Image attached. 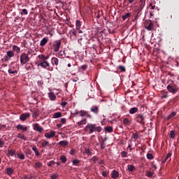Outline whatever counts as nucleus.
Returning <instances> with one entry per match:
<instances>
[{"mask_svg":"<svg viewBox=\"0 0 179 179\" xmlns=\"http://www.w3.org/2000/svg\"><path fill=\"white\" fill-rule=\"evenodd\" d=\"M72 34H73V36H76V31L73 30Z\"/></svg>","mask_w":179,"mask_h":179,"instance_id":"58","label":"nucleus"},{"mask_svg":"<svg viewBox=\"0 0 179 179\" xmlns=\"http://www.w3.org/2000/svg\"><path fill=\"white\" fill-rule=\"evenodd\" d=\"M62 113L61 112L55 113L53 114V118H61Z\"/></svg>","mask_w":179,"mask_h":179,"instance_id":"15","label":"nucleus"},{"mask_svg":"<svg viewBox=\"0 0 179 179\" xmlns=\"http://www.w3.org/2000/svg\"><path fill=\"white\" fill-rule=\"evenodd\" d=\"M86 132H90V134H93L96 131V124H89L85 128Z\"/></svg>","mask_w":179,"mask_h":179,"instance_id":"2","label":"nucleus"},{"mask_svg":"<svg viewBox=\"0 0 179 179\" xmlns=\"http://www.w3.org/2000/svg\"><path fill=\"white\" fill-rule=\"evenodd\" d=\"M61 122H62V124H65V122H66V120L65 118H62V119H61Z\"/></svg>","mask_w":179,"mask_h":179,"instance_id":"53","label":"nucleus"},{"mask_svg":"<svg viewBox=\"0 0 179 179\" xmlns=\"http://www.w3.org/2000/svg\"><path fill=\"white\" fill-rule=\"evenodd\" d=\"M6 128V125L5 124H0V131H3Z\"/></svg>","mask_w":179,"mask_h":179,"instance_id":"43","label":"nucleus"},{"mask_svg":"<svg viewBox=\"0 0 179 179\" xmlns=\"http://www.w3.org/2000/svg\"><path fill=\"white\" fill-rule=\"evenodd\" d=\"M119 69H120V71H122V72H125V67L123 66H120Z\"/></svg>","mask_w":179,"mask_h":179,"instance_id":"48","label":"nucleus"},{"mask_svg":"<svg viewBox=\"0 0 179 179\" xmlns=\"http://www.w3.org/2000/svg\"><path fill=\"white\" fill-rule=\"evenodd\" d=\"M55 162H54V161H51V162H50L48 164V166H52V164H54Z\"/></svg>","mask_w":179,"mask_h":179,"instance_id":"52","label":"nucleus"},{"mask_svg":"<svg viewBox=\"0 0 179 179\" xmlns=\"http://www.w3.org/2000/svg\"><path fill=\"white\" fill-rule=\"evenodd\" d=\"M48 96H49L50 99L52 101H54V100H55V99H57V96H55L54 94V92H49Z\"/></svg>","mask_w":179,"mask_h":179,"instance_id":"14","label":"nucleus"},{"mask_svg":"<svg viewBox=\"0 0 179 179\" xmlns=\"http://www.w3.org/2000/svg\"><path fill=\"white\" fill-rule=\"evenodd\" d=\"M23 13L24 14V15H27V10H26V9H22V13H21V15H23Z\"/></svg>","mask_w":179,"mask_h":179,"instance_id":"50","label":"nucleus"},{"mask_svg":"<svg viewBox=\"0 0 179 179\" xmlns=\"http://www.w3.org/2000/svg\"><path fill=\"white\" fill-rule=\"evenodd\" d=\"M59 145H60V146H62V148H65V146H68V141H62L59 143Z\"/></svg>","mask_w":179,"mask_h":179,"instance_id":"18","label":"nucleus"},{"mask_svg":"<svg viewBox=\"0 0 179 179\" xmlns=\"http://www.w3.org/2000/svg\"><path fill=\"white\" fill-rule=\"evenodd\" d=\"M79 115L80 117H85V115H87V112L85 110H80Z\"/></svg>","mask_w":179,"mask_h":179,"instance_id":"29","label":"nucleus"},{"mask_svg":"<svg viewBox=\"0 0 179 179\" xmlns=\"http://www.w3.org/2000/svg\"><path fill=\"white\" fill-rule=\"evenodd\" d=\"M52 179H57L58 178V174H54L51 176Z\"/></svg>","mask_w":179,"mask_h":179,"instance_id":"49","label":"nucleus"},{"mask_svg":"<svg viewBox=\"0 0 179 179\" xmlns=\"http://www.w3.org/2000/svg\"><path fill=\"white\" fill-rule=\"evenodd\" d=\"M32 150L35 152L36 156H40V152H38V150H37L36 147H33Z\"/></svg>","mask_w":179,"mask_h":179,"instance_id":"25","label":"nucleus"},{"mask_svg":"<svg viewBox=\"0 0 179 179\" xmlns=\"http://www.w3.org/2000/svg\"><path fill=\"white\" fill-rule=\"evenodd\" d=\"M3 145H5V143L0 140V148H3Z\"/></svg>","mask_w":179,"mask_h":179,"instance_id":"51","label":"nucleus"},{"mask_svg":"<svg viewBox=\"0 0 179 179\" xmlns=\"http://www.w3.org/2000/svg\"><path fill=\"white\" fill-rule=\"evenodd\" d=\"M34 129H35V131H38V132H41V131H43V127H40L38 124H35Z\"/></svg>","mask_w":179,"mask_h":179,"instance_id":"12","label":"nucleus"},{"mask_svg":"<svg viewBox=\"0 0 179 179\" xmlns=\"http://www.w3.org/2000/svg\"><path fill=\"white\" fill-rule=\"evenodd\" d=\"M38 86H42L43 82H41V81H38Z\"/></svg>","mask_w":179,"mask_h":179,"instance_id":"57","label":"nucleus"},{"mask_svg":"<svg viewBox=\"0 0 179 179\" xmlns=\"http://www.w3.org/2000/svg\"><path fill=\"white\" fill-rule=\"evenodd\" d=\"M105 131H106V132H113V127L108 126L105 128Z\"/></svg>","mask_w":179,"mask_h":179,"instance_id":"32","label":"nucleus"},{"mask_svg":"<svg viewBox=\"0 0 179 179\" xmlns=\"http://www.w3.org/2000/svg\"><path fill=\"white\" fill-rule=\"evenodd\" d=\"M170 157H171V153L169 152L167 155L166 156L165 159L166 160H171Z\"/></svg>","mask_w":179,"mask_h":179,"instance_id":"39","label":"nucleus"},{"mask_svg":"<svg viewBox=\"0 0 179 179\" xmlns=\"http://www.w3.org/2000/svg\"><path fill=\"white\" fill-rule=\"evenodd\" d=\"M39 59L41 60V62H47V59H48V56H45V55H39Z\"/></svg>","mask_w":179,"mask_h":179,"instance_id":"11","label":"nucleus"},{"mask_svg":"<svg viewBox=\"0 0 179 179\" xmlns=\"http://www.w3.org/2000/svg\"><path fill=\"white\" fill-rule=\"evenodd\" d=\"M8 73H11L12 75H15V73H17V71L13 69H8Z\"/></svg>","mask_w":179,"mask_h":179,"instance_id":"30","label":"nucleus"},{"mask_svg":"<svg viewBox=\"0 0 179 179\" xmlns=\"http://www.w3.org/2000/svg\"><path fill=\"white\" fill-rule=\"evenodd\" d=\"M33 117H38V112H34V113L33 114Z\"/></svg>","mask_w":179,"mask_h":179,"instance_id":"56","label":"nucleus"},{"mask_svg":"<svg viewBox=\"0 0 179 179\" xmlns=\"http://www.w3.org/2000/svg\"><path fill=\"white\" fill-rule=\"evenodd\" d=\"M60 159H61V161H62L63 163H66V157L62 155V156L60 157Z\"/></svg>","mask_w":179,"mask_h":179,"instance_id":"35","label":"nucleus"},{"mask_svg":"<svg viewBox=\"0 0 179 179\" xmlns=\"http://www.w3.org/2000/svg\"><path fill=\"white\" fill-rule=\"evenodd\" d=\"M52 59H54L55 61V65H58L59 60L58 59V58H52Z\"/></svg>","mask_w":179,"mask_h":179,"instance_id":"41","label":"nucleus"},{"mask_svg":"<svg viewBox=\"0 0 179 179\" xmlns=\"http://www.w3.org/2000/svg\"><path fill=\"white\" fill-rule=\"evenodd\" d=\"M6 173L8 176H12V174H13V169L12 168H8L6 169Z\"/></svg>","mask_w":179,"mask_h":179,"instance_id":"22","label":"nucleus"},{"mask_svg":"<svg viewBox=\"0 0 179 179\" xmlns=\"http://www.w3.org/2000/svg\"><path fill=\"white\" fill-rule=\"evenodd\" d=\"M87 116L89 117V118H92V116L89 114L87 115Z\"/></svg>","mask_w":179,"mask_h":179,"instance_id":"64","label":"nucleus"},{"mask_svg":"<svg viewBox=\"0 0 179 179\" xmlns=\"http://www.w3.org/2000/svg\"><path fill=\"white\" fill-rule=\"evenodd\" d=\"M42 166H43V164H41V163H40V162L36 163V167H37L38 169H40Z\"/></svg>","mask_w":179,"mask_h":179,"instance_id":"46","label":"nucleus"},{"mask_svg":"<svg viewBox=\"0 0 179 179\" xmlns=\"http://www.w3.org/2000/svg\"><path fill=\"white\" fill-rule=\"evenodd\" d=\"M176 113L172 112L169 116H168V120H170V118H173V117H175Z\"/></svg>","mask_w":179,"mask_h":179,"instance_id":"37","label":"nucleus"},{"mask_svg":"<svg viewBox=\"0 0 179 179\" xmlns=\"http://www.w3.org/2000/svg\"><path fill=\"white\" fill-rule=\"evenodd\" d=\"M123 123L124 124V125H130L131 124V122H129V120H128L127 118H124L123 120Z\"/></svg>","mask_w":179,"mask_h":179,"instance_id":"27","label":"nucleus"},{"mask_svg":"<svg viewBox=\"0 0 179 179\" xmlns=\"http://www.w3.org/2000/svg\"><path fill=\"white\" fill-rule=\"evenodd\" d=\"M18 157L21 159V160H24V155L23 154H18Z\"/></svg>","mask_w":179,"mask_h":179,"instance_id":"45","label":"nucleus"},{"mask_svg":"<svg viewBox=\"0 0 179 179\" xmlns=\"http://www.w3.org/2000/svg\"><path fill=\"white\" fill-rule=\"evenodd\" d=\"M29 61H30V57H29V55H27L26 53H22L20 56L21 64L24 65V64H27V62H29Z\"/></svg>","mask_w":179,"mask_h":179,"instance_id":"1","label":"nucleus"},{"mask_svg":"<svg viewBox=\"0 0 179 179\" xmlns=\"http://www.w3.org/2000/svg\"><path fill=\"white\" fill-rule=\"evenodd\" d=\"M145 175L147 176V177H152L153 173L150 171H147Z\"/></svg>","mask_w":179,"mask_h":179,"instance_id":"40","label":"nucleus"},{"mask_svg":"<svg viewBox=\"0 0 179 179\" xmlns=\"http://www.w3.org/2000/svg\"><path fill=\"white\" fill-rule=\"evenodd\" d=\"M48 69V71H53L54 69L52 67H49Z\"/></svg>","mask_w":179,"mask_h":179,"instance_id":"61","label":"nucleus"},{"mask_svg":"<svg viewBox=\"0 0 179 179\" xmlns=\"http://www.w3.org/2000/svg\"><path fill=\"white\" fill-rule=\"evenodd\" d=\"M147 158L149 159L150 160H152V159H153V155L147 154Z\"/></svg>","mask_w":179,"mask_h":179,"instance_id":"44","label":"nucleus"},{"mask_svg":"<svg viewBox=\"0 0 179 179\" xmlns=\"http://www.w3.org/2000/svg\"><path fill=\"white\" fill-rule=\"evenodd\" d=\"M148 24H145V28L147 29V30L152 31L153 30V29H155V27H153V23L149 22L148 23Z\"/></svg>","mask_w":179,"mask_h":179,"instance_id":"9","label":"nucleus"},{"mask_svg":"<svg viewBox=\"0 0 179 179\" xmlns=\"http://www.w3.org/2000/svg\"><path fill=\"white\" fill-rule=\"evenodd\" d=\"M167 90L169 92H170V93H173V94L177 93V92H178V90H177L176 88L173 87V86L171 85H168L167 86Z\"/></svg>","mask_w":179,"mask_h":179,"instance_id":"7","label":"nucleus"},{"mask_svg":"<svg viewBox=\"0 0 179 179\" xmlns=\"http://www.w3.org/2000/svg\"><path fill=\"white\" fill-rule=\"evenodd\" d=\"M79 163H80V161H79L78 159H74L73 160V166H78L79 164Z\"/></svg>","mask_w":179,"mask_h":179,"instance_id":"34","label":"nucleus"},{"mask_svg":"<svg viewBox=\"0 0 179 179\" xmlns=\"http://www.w3.org/2000/svg\"><path fill=\"white\" fill-rule=\"evenodd\" d=\"M137 111H138V108H131L129 110V113L130 114H135V113H137Z\"/></svg>","mask_w":179,"mask_h":179,"instance_id":"23","label":"nucleus"},{"mask_svg":"<svg viewBox=\"0 0 179 179\" xmlns=\"http://www.w3.org/2000/svg\"><path fill=\"white\" fill-rule=\"evenodd\" d=\"M85 153L87 155V156H90L92 155V152H90V150L85 149Z\"/></svg>","mask_w":179,"mask_h":179,"instance_id":"42","label":"nucleus"},{"mask_svg":"<svg viewBox=\"0 0 179 179\" xmlns=\"http://www.w3.org/2000/svg\"><path fill=\"white\" fill-rule=\"evenodd\" d=\"M118 176H120V174L118 173V171L114 170L112 172V178H117Z\"/></svg>","mask_w":179,"mask_h":179,"instance_id":"16","label":"nucleus"},{"mask_svg":"<svg viewBox=\"0 0 179 179\" xmlns=\"http://www.w3.org/2000/svg\"><path fill=\"white\" fill-rule=\"evenodd\" d=\"M38 66H41L42 68H44V69H47V68L50 66V63L48 62H40Z\"/></svg>","mask_w":179,"mask_h":179,"instance_id":"5","label":"nucleus"},{"mask_svg":"<svg viewBox=\"0 0 179 179\" xmlns=\"http://www.w3.org/2000/svg\"><path fill=\"white\" fill-rule=\"evenodd\" d=\"M17 138H19L20 139H23V141H26V136H24V134H18Z\"/></svg>","mask_w":179,"mask_h":179,"instance_id":"31","label":"nucleus"},{"mask_svg":"<svg viewBox=\"0 0 179 179\" xmlns=\"http://www.w3.org/2000/svg\"><path fill=\"white\" fill-rule=\"evenodd\" d=\"M76 30H78V33H80V34L83 33V31H82L80 30V29H76Z\"/></svg>","mask_w":179,"mask_h":179,"instance_id":"60","label":"nucleus"},{"mask_svg":"<svg viewBox=\"0 0 179 179\" xmlns=\"http://www.w3.org/2000/svg\"><path fill=\"white\" fill-rule=\"evenodd\" d=\"M170 136L172 139H174V138H176V131H171L170 132Z\"/></svg>","mask_w":179,"mask_h":179,"instance_id":"33","label":"nucleus"},{"mask_svg":"<svg viewBox=\"0 0 179 179\" xmlns=\"http://www.w3.org/2000/svg\"><path fill=\"white\" fill-rule=\"evenodd\" d=\"M15 150H8V154L10 156H15Z\"/></svg>","mask_w":179,"mask_h":179,"instance_id":"28","label":"nucleus"},{"mask_svg":"<svg viewBox=\"0 0 179 179\" xmlns=\"http://www.w3.org/2000/svg\"><path fill=\"white\" fill-rule=\"evenodd\" d=\"M47 146H50V142L47 141H43L41 142V148H47Z\"/></svg>","mask_w":179,"mask_h":179,"instance_id":"10","label":"nucleus"},{"mask_svg":"<svg viewBox=\"0 0 179 179\" xmlns=\"http://www.w3.org/2000/svg\"><path fill=\"white\" fill-rule=\"evenodd\" d=\"M27 118H30V113H22L20 116V120L21 121H26Z\"/></svg>","mask_w":179,"mask_h":179,"instance_id":"4","label":"nucleus"},{"mask_svg":"<svg viewBox=\"0 0 179 179\" xmlns=\"http://www.w3.org/2000/svg\"><path fill=\"white\" fill-rule=\"evenodd\" d=\"M80 111H79V110H76L74 113H73V115L76 116V115H78V114H80Z\"/></svg>","mask_w":179,"mask_h":179,"instance_id":"54","label":"nucleus"},{"mask_svg":"<svg viewBox=\"0 0 179 179\" xmlns=\"http://www.w3.org/2000/svg\"><path fill=\"white\" fill-rule=\"evenodd\" d=\"M61 47V41H57L53 45L55 52H58L59 51V48Z\"/></svg>","mask_w":179,"mask_h":179,"instance_id":"6","label":"nucleus"},{"mask_svg":"<svg viewBox=\"0 0 179 179\" xmlns=\"http://www.w3.org/2000/svg\"><path fill=\"white\" fill-rule=\"evenodd\" d=\"M55 136V131H50V132L45 133V138L48 139H51V138H54Z\"/></svg>","mask_w":179,"mask_h":179,"instance_id":"3","label":"nucleus"},{"mask_svg":"<svg viewBox=\"0 0 179 179\" xmlns=\"http://www.w3.org/2000/svg\"><path fill=\"white\" fill-rule=\"evenodd\" d=\"M81 27H82V24H80V21L76 20V30H79V29H80Z\"/></svg>","mask_w":179,"mask_h":179,"instance_id":"21","label":"nucleus"},{"mask_svg":"<svg viewBox=\"0 0 179 179\" xmlns=\"http://www.w3.org/2000/svg\"><path fill=\"white\" fill-rule=\"evenodd\" d=\"M62 107H65V106H66V102L62 103Z\"/></svg>","mask_w":179,"mask_h":179,"instance_id":"59","label":"nucleus"},{"mask_svg":"<svg viewBox=\"0 0 179 179\" xmlns=\"http://www.w3.org/2000/svg\"><path fill=\"white\" fill-rule=\"evenodd\" d=\"M138 120H139V121H141L142 122V121H143L144 118L143 116L142 115H138L137 117Z\"/></svg>","mask_w":179,"mask_h":179,"instance_id":"38","label":"nucleus"},{"mask_svg":"<svg viewBox=\"0 0 179 179\" xmlns=\"http://www.w3.org/2000/svg\"><path fill=\"white\" fill-rule=\"evenodd\" d=\"M48 42V40L46 38H43L40 43V45H41V47L44 46L45 44H47V43Z\"/></svg>","mask_w":179,"mask_h":179,"instance_id":"17","label":"nucleus"},{"mask_svg":"<svg viewBox=\"0 0 179 179\" xmlns=\"http://www.w3.org/2000/svg\"><path fill=\"white\" fill-rule=\"evenodd\" d=\"M97 132H101V127H96Z\"/></svg>","mask_w":179,"mask_h":179,"instance_id":"55","label":"nucleus"},{"mask_svg":"<svg viewBox=\"0 0 179 179\" xmlns=\"http://www.w3.org/2000/svg\"><path fill=\"white\" fill-rule=\"evenodd\" d=\"M13 51H15L17 54H19V52H20V48L16 46V45H14L13 46Z\"/></svg>","mask_w":179,"mask_h":179,"instance_id":"19","label":"nucleus"},{"mask_svg":"<svg viewBox=\"0 0 179 179\" xmlns=\"http://www.w3.org/2000/svg\"><path fill=\"white\" fill-rule=\"evenodd\" d=\"M7 57H8V58H12L15 57V53H13V51L9 50L7 52Z\"/></svg>","mask_w":179,"mask_h":179,"instance_id":"20","label":"nucleus"},{"mask_svg":"<svg viewBox=\"0 0 179 179\" xmlns=\"http://www.w3.org/2000/svg\"><path fill=\"white\" fill-rule=\"evenodd\" d=\"M90 111L92 113H94V114H98L99 113V107L97 106H92L91 108H90Z\"/></svg>","mask_w":179,"mask_h":179,"instance_id":"8","label":"nucleus"},{"mask_svg":"<svg viewBox=\"0 0 179 179\" xmlns=\"http://www.w3.org/2000/svg\"><path fill=\"white\" fill-rule=\"evenodd\" d=\"M127 170L128 171H134V170H135V166L134 165H128Z\"/></svg>","mask_w":179,"mask_h":179,"instance_id":"24","label":"nucleus"},{"mask_svg":"<svg viewBox=\"0 0 179 179\" xmlns=\"http://www.w3.org/2000/svg\"><path fill=\"white\" fill-rule=\"evenodd\" d=\"M152 168H154L155 170H156V169H157V166H156V165H153V166H152Z\"/></svg>","mask_w":179,"mask_h":179,"instance_id":"63","label":"nucleus"},{"mask_svg":"<svg viewBox=\"0 0 179 179\" xmlns=\"http://www.w3.org/2000/svg\"><path fill=\"white\" fill-rule=\"evenodd\" d=\"M102 176H103V177H107V176H108V171H105L102 172Z\"/></svg>","mask_w":179,"mask_h":179,"instance_id":"47","label":"nucleus"},{"mask_svg":"<svg viewBox=\"0 0 179 179\" xmlns=\"http://www.w3.org/2000/svg\"><path fill=\"white\" fill-rule=\"evenodd\" d=\"M130 15H131V14H130L129 13H127L125 15H124V16L122 17V20H127V19H128V17H129Z\"/></svg>","mask_w":179,"mask_h":179,"instance_id":"36","label":"nucleus"},{"mask_svg":"<svg viewBox=\"0 0 179 179\" xmlns=\"http://www.w3.org/2000/svg\"><path fill=\"white\" fill-rule=\"evenodd\" d=\"M17 129H21V131H27V127H24L22 124H18L17 126Z\"/></svg>","mask_w":179,"mask_h":179,"instance_id":"13","label":"nucleus"},{"mask_svg":"<svg viewBox=\"0 0 179 179\" xmlns=\"http://www.w3.org/2000/svg\"><path fill=\"white\" fill-rule=\"evenodd\" d=\"M78 125L80 127V125H85L86 124V119H83L81 121L77 122Z\"/></svg>","mask_w":179,"mask_h":179,"instance_id":"26","label":"nucleus"},{"mask_svg":"<svg viewBox=\"0 0 179 179\" xmlns=\"http://www.w3.org/2000/svg\"><path fill=\"white\" fill-rule=\"evenodd\" d=\"M166 162H167L166 159V158H165L164 160H162V163H163V164L166 163Z\"/></svg>","mask_w":179,"mask_h":179,"instance_id":"62","label":"nucleus"}]
</instances>
